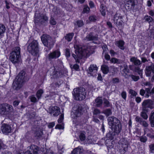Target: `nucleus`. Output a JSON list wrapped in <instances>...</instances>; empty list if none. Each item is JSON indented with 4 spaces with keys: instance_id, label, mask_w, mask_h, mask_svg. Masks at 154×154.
Here are the masks:
<instances>
[{
    "instance_id": "44",
    "label": "nucleus",
    "mask_w": 154,
    "mask_h": 154,
    "mask_svg": "<svg viewBox=\"0 0 154 154\" xmlns=\"http://www.w3.org/2000/svg\"><path fill=\"white\" fill-rule=\"evenodd\" d=\"M75 24H76L78 27H81L84 25V23L82 21L79 20L76 22L75 23Z\"/></svg>"
},
{
    "instance_id": "34",
    "label": "nucleus",
    "mask_w": 154,
    "mask_h": 154,
    "mask_svg": "<svg viewBox=\"0 0 154 154\" xmlns=\"http://www.w3.org/2000/svg\"><path fill=\"white\" fill-rule=\"evenodd\" d=\"M145 20L148 22L149 23L152 22L153 23H154V19H153L150 16H146L144 17Z\"/></svg>"
},
{
    "instance_id": "19",
    "label": "nucleus",
    "mask_w": 154,
    "mask_h": 154,
    "mask_svg": "<svg viewBox=\"0 0 154 154\" xmlns=\"http://www.w3.org/2000/svg\"><path fill=\"white\" fill-rule=\"evenodd\" d=\"M85 39L88 41H97L98 39V37L97 35H94L92 33H90L87 35Z\"/></svg>"
},
{
    "instance_id": "24",
    "label": "nucleus",
    "mask_w": 154,
    "mask_h": 154,
    "mask_svg": "<svg viewBox=\"0 0 154 154\" xmlns=\"http://www.w3.org/2000/svg\"><path fill=\"white\" fill-rule=\"evenodd\" d=\"M83 152L82 148L79 147L75 149L72 152L71 154H82Z\"/></svg>"
},
{
    "instance_id": "13",
    "label": "nucleus",
    "mask_w": 154,
    "mask_h": 154,
    "mask_svg": "<svg viewBox=\"0 0 154 154\" xmlns=\"http://www.w3.org/2000/svg\"><path fill=\"white\" fill-rule=\"evenodd\" d=\"M48 18L47 16L43 14H39V16L35 18L34 20L35 23H37L38 22L41 23H44L45 21L48 20Z\"/></svg>"
},
{
    "instance_id": "25",
    "label": "nucleus",
    "mask_w": 154,
    "mask_h": 154,
    "mask_svg": "<svg viewBox=\"0 0 154 154\" xmlns=\"http://www.w3.org/2000/svg\"><path fill=\"white\" fill-rule=\"evenodd\" d=\"M149 119L151 127H154V111H153L150 113Z\"/></svg>"
},
{
    "instance_id": "42",
    "label": "nucleus",
    "mask_w": 154,
    "mask_h": 154,
    "mask_svg": "<svg viewBox=\"0 0 154 154\" xmlns=\"http://www.w3.org/2000/svg\"><path fill=\"white\" fill-rule=\"evenodd\" d=\"M147 113L143 112H141L140 113V116L145 120L147 119L148 118V116Z\"/></svg>"
},
{
    "instance_id": "3",
    "label": "nucleus",
    "mask_w": 154,
    "mask_h": 154,
    "mask_svg": "<svg viewBox=\"0 0 154 154\" xmlns=\"http://www.w3.org/2000/svg\"><path fill=\"white\" fill-rule=\"evenodd\" d=\"M72 94L76 100H82L85 98L86 95L85 89L81 87L74 89Z\"/></svg>"
},
{
    "instance_id": "43",
    "label": "nucleus",
    "mask_w": 154,
    "mask_h": 154,
    "mask_svg": "<svg viewBox=\"0 0 154 154\" xmlns=\"http://www.w3.org/2000/svg\"><path fill=\"white\" fill-rule=\"evenodd\" d=\"M85 132H82L80 133V134L79 136V137L81 141H83L85 139Z\"/></svg>"
},
{
    "instance_id": "27",
    "label": "nucleus",
    "mask_w": 154,
    "mask_h": 154,
    "mask_svg": "<svg viewBox=\"0 0 154 154\" xmlns=\"http://www.w3.org/2000/svg\"><path fill=\"white\" fill-rule=\"evenodd\" d=\"M109 68L108 66L103 65H102L101 69L104 74H107L109 71Z\"/></svg>"
},
{
    "instance_id": "29",
    "label": "nucleus",
    "mask_w": 154,
    "mask_h": 154,
    "mask_svg": "<svg viewBox=\"0 0 154 154\" xmlns=\"http://www.w3.org/2000/svg\"><path fill=\"white\" fill-rule=\"evenodd\" d=\"M122 147L123 148V150L124 151V153H125L128 150V143L127 140H124V141L122 142Z\"/></svg>"
},
{
    "instance_id": "5",
    "label": "nucleus",
    "mask_w": 154,
    "mask_h": 154,
    "mask_svg": "<svg viewBox=\"0 0 154 154\" xmlns=\"http://www.w3.org/2000/svg\"><path fill=\"white\" fill-rule=\"evenodd\" d=\"M27 49L29 52L33 56L38 57V44L37 41L34 40L29 44L28 46Z\"/></svg>"
},
{
    "instance_id": "31",
    "label": "nucleus",
    "mask_w": 154,
    "mask_h": 154,
    "mask_svg": "<svg viewBox=\"0 0 154 154\" xmlns=\"http://www.w3.org/2000/svg\"><path fill=\"white\" fill-rule=\"evenodd\" d=\"M100 11L101 14L103 16H105L106 11V7L104 6L103 5H101L100 6Z\"/></svg>"
},
{
    "instance_id": "7",
    "label": "nucleus",
    "mask_w": 154,
    "mask_h": 154,
    "mask_svg": "<svg viewBox=\"0 0 154 154\" xmlns=\"http://www.w3.org/2000/svg\"><path fill=\"white\" fill-rule=\"evenodd\" d=\"M41 38L42 43L45 46L50 49L52 48L54 42L51 36L47 34H43Z\"/></svg>"
},
{
    "instance_id": "12",
    "label": "nucleus",
    "mask_w": 154,
    "mask_h": 154,
    "mask_svg": "<svg viewBox=\"0 0 154 154\" xmlns=\"http://www.w3.org/2000/svg\"><path fill=\"white\" fill-rule=\"evenodd\" d=\"M152 73L154 74V63H151L149 66H146L145 69V73L147 76H150Z\"/></svg>"
},
{
    "instance_id": "40",
    "label": "nucleus",
    "mask_w": 154,
    "mask_h": 154,
    "mask_svg": "<svg viewBox=\"0 0 154 154\" xmlns=\"http://www.w3.org/2000/svg\"><path fill=\"white\" fill-rule=\"evenodd\" d=\"M129 71L128 66L126 65H124V69L122 70V73H129Z\"/></svg>"
},
{
    "instance_id": "20",
    "label": "nucleus",
    "mask_w": 154,
    "mask_h": 154,
    "mask_svg": "<svg viewBox=\"0 0 154 154\" xmlns=\"http://www.w3.org/2000/svg\"><path fill=\"white\" fill-rule=\"evenodd\" d=\"M151 87L145 88V92H146L145 97L146 98H148L149 96L152 94H154V87L151 90Z\"/></svg>"
},
{
    "instance_id": "55",
    "label": "nucleus",
    "mask_w": 154,
    "mask_h": 154,
    "mask_svg": "<svg viewBox=\"0 0 154 154\" xmlns=\"http://www.w3.org/2000/svg\"><path fill=\"white\" fill-rule=\"evenodd\" d=\"M56 128L59 129H64V125L63 124H58L55 127Z\"/></svg>"
},
{
    "instance_id": "54",
    "label": "nucleus",
    "mask_w": 154,
    "mask_h": 154,
    "mask_svg": "<svg viewBox=\"0 0 154 154\" xmlns=\"http://www.w3.org/2000/svg\"><path fill=\"white\" fill-rule=\"evenodd\" d=\"M100 113V111L99 109L97 108L95 109L93 112V115H97L99 114Z\"/></svg>"
},
{
    "instance_id": "16",
    "label": "nucleus",
    "mask_w": 154,
    "mask_h": 154,
    "mask_svg": "<svg viewBox=\"0 0 154 154\" xmlns=\"http://www.w3.org/2000/svg\"><path fill=\"white\" fill-rule=\"evenodd\" d=\"M107 120L109 127H112L120 122L118 119L114 116L109 117Z\"/></svg>"
},
{
    "instance_id": "45",
    "label": "nucleus",
    "mask_w": 154,
    "mask_h": 154,
    "mask_svg": "<svg viewBox=\"0 0 154 154\" xmlns=\"http://www.w3.org/2000/svg\"><path fill=\"white\" fill-rule=\"evenodd\" d=\"M140 140L142 142L145 143L147 140V138L145 136H141L139 137Z\"/></svg>"
},
{
    "instance_id": "4",
    "label": "nucleus",
    "mask_w": 154,
    "mask_h": 154,
    "mask_svg": "<svg viewBox=\"0 0 154 154\" xmlns=\"http://www.w3.org/2000/svg\"><path fill=\"white\" fill-rule=\"evenodd\" d=\"M25 72L24 71H21L16 77L13 83V88L14 89L17 90L20 88L24 82Z\"/></svg>"
},
{
    "instance_id": "10",
    "label": "nucleus",
    "mask_w": 154,
    "mask_h": 154,
    "mask_svg": "<svg viewBox=\"0 0 154 154\" xmlns=\"http://www.w3.org/2000/svg\"><path fill=\"white\" fill-rule=\"evenodd\" d=\"M48 112L53 114L54 116H57L60 113V109L57 106H51L48 110Z\"/></svg>"
},
{
    "instance_id": "22",
    "label": "nucleus",
    "mask_w": 154,
    "mask_h": 154,
    "mask_svg": "<svg viewBox=\"0 0 154 154\" xmlns=\"http://www.w3.org/2000/svg\"><path fill=\"white\" fill-rule=\"evenodd\" d=\"M131 62L133 63L135 66H139L141 64V61L135 57H132L130 59Z\"/></svg>"
},
{
    "instance_id": "56",
    "label": "nucleus",
    "mask_w": 154,
    "mask_h": 154,
    "mask_svg": "<svg viewBox=\"0 0 154 154\" xmlns=\"http://www.w3.org/2000/svg\"><path fill=\"white\" fill-rule=\"evenodd\" d=\"M135 120L136 122H139L140 124L143 120L139 116H137L135 118Z\"/></svg>"
},
{
    "instance_id": "2",
    "label": "nucleus",
    "mask_w": 154,
    "mask_h": 154,
    "mask_svg": "<svg viewBox=\"0 0 154 154\" xmlns=\"http://www.w3.org/2000/svg\"><path fill=\"white\" fill-rule=\"evenodd\" d=\"M89 53V50L84 47L81 46H77V48L75 50L76 55L74 54H72V56L75 59L76 62L79 63V59H81L83 56H87Z\"/></svg>"
},
{
    "instance_id": "60",
    "label": "nucleus",
    "mask_w": 154,
    "mask_h": 154,
    "mask_svg": "<svg viewBox=\"0 0 154 154\" xmlns=\"http://www.w3.org/2000/svg\"><path fill=\"white\" fill-rule=\"evenodd\" d=\"M145 93V90L143 89H141L140 91V94L142 96H144Z\"/></svg>"
},
{
    "instance_id": "53",
    "label": "nucleus",
    "mask_w": 154,
    "mask_h": 154,
    "mask_svg": "<svg viewBox=\"0 0 154 154\" xmlns=\"http://www.w3.org/2000/svg\"><path fill=\"white\" fill-rule=\"evenodd\" d=\"M149 37H151L154 34V29L152 28L151 29H149Z\"/></svg>"
},
{
    "instance_id": "47",
    "label": "nucleus",
    "mask_w": 154,
    "mask_h": 154,
    "mask_svg": "<svg viewBox=\"0 0 154 154\" xmlns=\"http://www.w3.org/2000/svg\"><path fill=\"white\" fill-rule=\"evenodd\" d=\"M136 0H128V4L131 5L132 7L134 8L135 5V2Z\"/></svg>"
},
{
    "instance_id": "1",
    "label": "nucleus",
    "mask_w": 154,
    "mask_h": 154,
    "mask_svg": "<svg viewBox=\"0 0 154 154\" xmlns=\"http://www.w3.org/2000/svg\"><path fill=\"white\" fill-rule=\"evenodd\" d=\"M20 50L19 47H15L10 54V60L14 64H18L21 62Z\"/></svg>"
},
{
    "instance_id": "52",
    "label": "nucleus",
    "mask_w": 154,
    "mask_h": 154,
    "mask_svg": "<svg viewBox=\"0 0 154 154\" xmlns=\"http://www.w3.org/2000/svg\"><path fill=\"white\" fill-rule=\"evenodd\" d=\"M121 96L125 100H126L127 96L126 92L125 91H123L121 93Z\"/></svg>"
},
{
    "instance_id": "50",
    "label": "nucleus",
    "mask_w": 154,
    "mask_h": 154,
    "mask_svg": "<svg viewBox=\"0 0 154 154\" xmlns=\"http://www.w3.org/2000/svg\"><path fill=\"white\" fill-rule=\"evenodd\" d=\"M89 20L92 22H95L97 19V17L94 16H91L89 17Z\"/></svg>"
},
{
    "instance_id": "59",
    "label": "nucleus",
    "mask_w": 154,
    "mask_h": 154,
    "mask_svg": "<svg viewBox=\"0 0 154 154\" xmlns=\"http://www.w3.org/2000/svg\"><path fill=\"white\" fill-rule=\"evenodd\" d=\"M50 23L52 25H55L56 24V21L53 18H51L50 20Z\"/></svg>"
},
{
    "instance_id": "11",
    "label": "nucleus",
    "mask_w": 154,
    "mask_h": 154,
    "mask_svg": "<svg viewBox=\"0 0 154 154\" xmlns=\"http://www.w3.org/2000/svg\"><path fill=\"white\" fill-rule=\"evenodd\" d=\"M98 67L96 65L92 64L88 68V72L91 76H95L97 75V72Z\"/></svg>"
},
{
    "instance_id": "57",
    "label": "nucleus",
    "mask_w": 154,
    "mask_h": 154,
    "mask_svg": "<svg viewBox=\"0 0 154 154\" xmlns=\"http://www.w3.org/2000/svg\"><path fill=\"white\" fill-rule=\"evenodd\" d=\"M142 112H147L148 111V108L149 107H146L145 106H142Z\"/></svg>"
},
{
    "instance_id": "32",
    "label": "nucleus",
    "mask_w": 154,
    "mask_h": 154,
    "mask_svg": "<svg viewBox=\"0 0 154 154\" xmlns=\"http://www.w3.org/2000/svg\"><path fill=\"white\" fill-rule=\"evenodd\" d=\"M74 35V33H69L67 34L65 36V39L67 40L68 41L70 42L72 39Z\"/></svg>"
},
{
    "instance_id": "46",
    "label": "nucleus",
    "mask_w": 154,
    "mask_h": 154,
    "mask_svg": "<svg viewBox=\"0 0 154 154\" xmlns=\"http://www.w3.org/2000/svg\"><path fill=\"white\" fill-rule=\"evenodd\" d=\"M29 98L31 102L33 103H35L37 101V98L34 95H32L29 97Z\"/></svg>"
},
{
    "instance_id": "62",
    "label": "nucleus",
    "mask_w": 154,
    "mask_h": 154,
    "mask_svg": "<svg viewBox=\"0 0 154 154\" xmlns=\"http://www.w3.org/2000/svg\"><path fill=\"white\" fill-rule=\"evenodd\" d=\"M35 134L37 136L40 137L42 134V132L41 131L36 132Z\"/></svg>"
},
{
    "instance_id": "64",
    "label": "nucleus",
    "mask_w": 154,
    "mask_h": 154,
    "mask_svg": "<svg viewBox=\"0 0 154 154\" xmlns=\"http://www.w3.org/2000/svg\"><path fill=\"white\" fill-rule=\"evenodd\" d=\"M73 68L75 70H78L79 68V66L78 65L75 64L73 66Z\"/></svg>"
},
{
    "instance_id": "14",
    "label": "nucleus",
    "mask_w": 154,
    "mask_h": 154,
    "mask_svg": "<svg viewBox=\"0 0 154 154\" xmlns=\"http://www.w3.org/2000/svg\"><path fill=\"white\" fill-rule=\"evenodd\" d=\"M60 55V53L58 50H55L50 53L48 57V59L50 60L55 59L59 57Z\"/></svg>"
},
{
    "instance_id": "8",
    "label": "nucleus",
    "mask_w": 154,
    "mask_h": 154,
    "mask_svg": "<svg viewBox=\"0 0 154 154\" xmlns=\"http://www.w3.org/2000/svg\"><path fill=\"white\" fill-rule=\"evenodd\" d=\"M81 110L82 108L80 106L79 104L74 106L73 108V110L74 111L73 113L71 115L72 117L75 119V118L79 116L81 114Z\"/></svg>"
},
{
    "instance_id": "26",
    "label": "nucleus",
    "mask_w": 154,
    "mask_h": 154,
    "mask_svg": "<svg viewBox=\"0 0 154 154\" xmlns=\"http://www.w3.org/2000/svg\"><path fill=\"white\" fill-rule=\"evenodd\" d=\"M140 125L144 127L143 130L144 134H145L147 133V130H148V128L147 127L149 126V124L146 121L143 120V121L141 123Z\"/></svg>"
},
{
    "instance_id": "6",
    "label": "nucleus",
    "mask_w": 154,
    "mask_h": 154,
    "mask_svg": "<svg viewBox=\"0 0 154 154\" xmlns=\"http://www.w3.org/2000/svg\"><path fill=\"white\" fill-rule=\"evenodd\" d=\"M13 106L7 103H3L0 104V115L2 116L9 115L13 112Z\"/></svg>"
},
{
    "instance_id": "41",
    "label": "nucleus",
    "mask_w": 154,
    "mask_h": 154,
    "mask_svg": "<svg viewBox=\"0 0 154 154\" xmlns=\"http://www.w3.org/2000/svg\"><path fill=\"white\" fill-rule=\"evenodd\" d=\"M134 72H137L139 75H142V70L138 67H135L134 69Z\"/></svg>"
},
{
    "instance_id": "18",
    "label": "nucleus",
    "mask_w": 154,
    "mask_h": 154,
    "mask_svg": "<svg viewBox=\"0 0 154 154\" xmlns=\"http://www.w3.org/2000/svg\"><path fill=\"white\" fill-rule=\"evenodd\" d=\"M1 130L3 133L6 134L11 133V128L9 125L4 124L2 126Z\"/></svg>"
},
{
    "instance_id": "61",
    "label": "nucleus",
    "mask_w": 154,
    "mask_h": 154,
    "mask_svg": "<svg viewBox=\"0 0 154 154\" xmlns=\"http://www.w3.org/2000/svg\"><path fill=\"white\" fill-rule=\"evenodd\" d=\"M66 55L67 57H69L70 56V51L69 49H66Z\"/></svg>"
},
{
    "instance_id": "39",
    "label": "nucleus",
    "mask_w": 154,
    "mask_h": 154,
    "mask_svg": "<svg viewBox=\"0 0 154 154\" xmlns=\"http://www.w3.org/2000/svg\"><path fill=\"white\" fill-rule=\"evenodd\" d=\"M43 93V91L42 89H40L38 90L37 93H36V96L38 99L39 100L42 96V94Z\"/></svg>"
},
{
    "instance_id": "17",
    "label": "nucleus",
    "mask_w": 154,
    "mask_h": 154,
    "mask_svg": "<svg viewBox=\"0 0 154 154\" xmlns=\"http://www.w3.org/2000/svg\"><path fill=\"white\" fill-rule=\"evenodd\" d=\"M122 17L117 14H116L114 17V21L115 23L117 26L122 25L123 21L122 20Z\"/></svg>"
},
{
    "instance_id": "23",
    "label": "nucleus",
    "mask_w": 154,
    "mask_h": 154,
    "mask_svg": "<svg viewBox=\"0 0 154 154\" xmlns=\"http://www.w3.org/2000/svg\"><path fill=\"white\" fill-rule=\"evenodd\" d=\"M124 42L121 40L117 41L115 43V45L122 50H124L125 49V47L124 46Z\"/></svg>"
},
{
    "instance_id": "30",
    "label": "nucleus",
    "mask_w": 154,
    "mask_h": 154,
    "mask_svg": "<svg viewBox=\"0 0 154 154\" xmlns=\"http://www.w3.org/2000/svg\"><path fill=\"white\" fill-rule=\"evenodd\" d=\"M6 30L5 26L2 24H0V37L3 36Z\"/></svg>"
},
{
    "instance_id": "48",
    "label": "nucleus",
    "mask_w": 154,
    "mask_h": 154,
    "mask_svg": "<svg viewBox=\"0 0 154 154\" xmlns=\"http://www.w3.org/2000/svg\"><path fill=\"white\" fill-rule=\"evenodd\" d=\"M90 8L88 6H85L83 8L82 13L84 14L85 13H88L89 12Z\"/></svg>"
},
{
    "instance_id": "9",
    "label": "nucleus",
    "mask_w": 154,
    "mask_h": 154,
    "mask_svg": "<svg viewBox=\"0 0 154 154\" xmlns=\"http://www.w3.org/2000/svg\"><path fill=\"white\" fill-rule=\"evenodd\" d=\"M38 147L35 145H31L29 147V149L24 152V154H38Z\"/></svg>"
},
{
    "instance_id": "63",
    "label": "nucleus",
    "mask_w": 154,
    "mask_h": 154,
    "mask_svg": "<svg viewBox=\"0 0 154 154\" xmlns=\"http://www.w3.org/2000/svg\"><path fill=\"white\" fill-rule=\"evenodd\" d=\"M20 102V101L18 100L14 101L13 103V105L14 106H16L18 105Z\"/></svg>"
},
{
    "instance_id": "21",
    "label": "nucleus",
    "mask_w": 154,
    "mask_h": 154,
    "mask_svg": "<svg viewBox=\"0 0 154 154\" xmlns=\"http://www.w3.org/2000/svg\"><path fill=\"white\" fill-rule=\"evenodd\" d=\"M103 103L101 97H98L95 100V102L94 103V106L97 107H100Z\"/></svg>"
},
{
    "instance_id": "15",
    "label": "nucleus",
    "mask_w": 154,
    "mask_h": 154,
    "mask_svg": "<svg viewBox=\"0 0 154 154\" xmlns=\"http://www.w3.org/2000/svg\"><path fill=\"white\" fill-rule=\"evenodd\" d=\"M110 128L114 133L117 134V135H118L121 132L122 130V125L120 122L112 127H110Z\"/></svg>"
},
{
    "instance_id": "36",
    "label": "nucleus",
    "mask_w": 154,
    "mask_h": 154,
    "mask_svg": "<svg viewBox=\"0 0 154 154\" xmlns=\"http://www.w3.org/2000/svg\"><path fill=\"white\" fill-rule=\"evenodd\" d=\"M129 76L131 78L132 80L135 82L137 81L140 79L139 76L134 75L132 74L129 75Z\"/></svg>"
},
{
    "instance_id": "28",
    "label": "nucleus",
    "mask_w": 154,
    "mask_h": 154,
    "mask_svg": "<svg viewBox=\"0 0 154 154\" xmlns=\"http://www.w3.org/2000/svg\"><path fill=\"white\" fill-rule=\"evenodd\" d=\"M117 135L113 131L112 132H109L106 135V137L108 138L109 140H112L115 138V135Z\"/></svg>"
},
{
    "instance_id": "51",
    "label": "nucleus",
    "mask_w": 154,
    "mask_h": 154,
    "mask_svg": "<svg viewBox=\"0 0 154 154\" xmlns=\"http://www.w3.org/2000/svg\"><path fill=\"white\" fill-rule=\"evenodd\" d=\"M64 119L63 114H62L60 115V118L58 120V122L59 123H61L63 122Z\"/></svg>"
},
{
    "instance_id": "58",
    "label": "nucleus",
    "mask_w": 154,
    "mask_h": 154,
    "mask_svg": "<svg viewBox=\"0 0 154 154\" xmlns=\"http://www.w3.org/2000/svg\"><path fill=\"white\" fill-rule=\"evenodd\" d=\"M149 148L150 149L151 153H153V151L154 150V143L153 144H151L149 146Z\"/></svg>"
},
{
    "instance_id": "38",
    "label": "nucleus",
    "mask_w": 154,
    "mask_h": 154,
    "mask_svg": "<svg viewBox=\"0 0 154 154\" xmlns=\"http://www.w3.org/2000/svg\"><path fill=\"white\" fill-rule=\"evenodd\" d=\"M129 94H131L130 97L131 98H133L134 97H135L137 94V93L136 92L131 89L129 90Z\"/></svg>"
},
{
    "instance_id": "35",
    "label": "nucleus",
    "mask_w": 154,
    "mask_h": 154,
    "mask_svg": "<svg viewBox=\"0 0 154 154\" xmlns=\"http://www.w3.org/2000/svg\"><path fill=\"white\" fill-rule=\"evenodd\" d=\"M107 116L111 115L112 114V112L109 109H107L104 110L103 112Z\"/></svg>"
},
{
    "instance_id": "49",
    "label": "nucleus",
    "mask_w": 154,
    "mask_h": 154,
    "mask_svg": "<svg viewBox=\"0 0 154 154\" xmlns=\"http://www.w3.org/2000/svg\"><path fill=\"white\" fill-rule=\"evenodd\" d=\"M103 104L104 106L106 107H109L110 106V104L109 102L106 99H105L104 100Z\"/></svg>"
},
{
    "instance_id": "33",
    "label": "nucleus",
    "mask_w": 154,
    "mask_h": 154,
    "mask_svg": "<svg viewBox=\"0 0 154 154\" xmlns=\"http://www.w3.org/2000/svg\"><path fill=\"white\" fill-rule=\"evenodd\" d=\"M152 103L151 100H144L142 103V106H145L149 107V105L150 104Z\"/></svg>"
},
{
    "instance_id": "37",
    "label": "nucleus",
    "mask_w": 154,
    "mask_h": 154,
    "mask_svg": "<svg viewBox=\"0 0 154 154\" xmlns=\"http://www.w3.org/2000/svg\"><path fill=\"white\" fill-rule=\"evenodd\" d=\"M110 61L114 63L120 64L121 63V60L115 58H112L110 60Z\"/></svg>"
}]
</instances>
